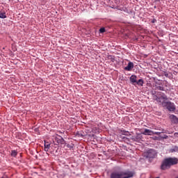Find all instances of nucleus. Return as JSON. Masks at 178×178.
Wrapping results in <instances>:
<instances>
[{"mask_svg":"<svg viewBox=\"0 0 178 178\" xmlns=\"http://www.w3.org/2000/svg\"><path fill=\"white\" fill-rule=\"evenodd\" d=\"M178 159L176 157H168L165 159L161 166V170H166V169H170L171 166H175V165H177Z\"/></svg>","mask_w":178,"mask_h":178,"instance_id":"1","label":"nucleus"},{"mask_svg":"<svg viewBox=\"0 0 178 178\" xmlns=\"http://www.w3.org/2000/svg\"><path fill=\"white\" fill-rule=\"evenodd\" d=\"M134 176L133 171H114L111 172V178H131Z\"/></svg>","mask_w":178,"mask_h":178,"instance_id":"2","label":"nucleus"},{"mask_svg":"<svg viewBox=\"0 0 178 178\" xmlns=\"http://www.w3.org/2000/svg\"><path fill=\"white\" fill-rule=\"evenodd\" d=\"M156 101L159 104V105H162L163 108H166V109L170 112H175V111H176V106H175V103H172L170 102H162L161 101V98H156Z\"/></svg>","mask_w":178,"mask_h":178,"instance_id":"3","label":"nucleus"},{"mask_svg":"<svg viewBox=\"0 0 178 178\" xmlns=\"http://www.w3.org/2000/svg\"><path fill=\"white\" fill-rule=\"evenodd\" d=\"M146 158L154 159L156 156V151L154 149H150L145 153Z\"/></svg>","mask_w":178,"mask_h":178,"instance_id":"4","label":"nucleus"},{"mask_svg":"<svg viewBox=\"0 0 178 178\" xmlns=\"http://www.w3.org/2000/svg\"><path fill=\"white\" fill-rule=\"evenodd\" d=\"M55 141L56 143H57V144H61L63 145L65 144V139H63V138H62V136L56 135L55 136Z\"/></svg>","mask_w":178,"mask_h":178,"instance_id":"5","label":"nucleus"},{"mask_svg":"<svg viewBox=\"0 0 178 178\" xmlns=\"http://www.w3.org/2000/svg\"><path fill=\"white\" fill-rule=\"evenodd\" d=\"M142 134L144 136H154V131L148 129H145V131L142 132Z\"/></svg>","mask_w":178,"mask_h":178,"instance_id":"6","label":"nucleus"},{"mask_svg":"<svg viewBox=\"0 0 178 178\" xmlns=\"http://www.w3.org/2000/svg\"><path fill=\"white\" fill-rule=\"evenodd\" d=\"M170 119L172 123H174L175 124H178V118L176 117V115H170Z\"/></svg>","mask_w":178,"mask_h":178,"instance_id":"7","label":"nucleus"},{"mask_svg":"<svg viewBox=\"0 0 178 178\" xmlns=\"http://www.w3.org/2000/svg\"><path fill=\"white\" fill-rule=\"evenodd\" d=\"M134 67V63L129 62L127 67H124V70L130 72Z\"/></svg>","mask_w":178,"mask_h":178,"instance_id":"8","label":"nucleus"},{"mask_svg":"<svg viewBox=\"0 0 178 178\" xmlns=\"http://www.w3.org/2000/svg\"><path fill=\"white\" fill-rule=\"evenodd\" d=\"M129 80L131 81V83L132 84H134V86H136V83H137V76L136 75H131L129 78Z\"/></svg>","mask_w":178,"mask_h":178,"instance_id":"9","label":"nucleus"},{"mask_svg":"<svg viewBox=\"0 0 178 178\" xmlns=\"http://www.w3.org/2000/svg\"><path fill=\"white\" fill-rule=\"evenodd\" d=\"M49 148H51V144L48 142H44V151L48 152V151H49Z\"/></svg>","mask_w":178,"mask_h":178,"instance_id":"10","label":"nucleus"},{"mask_svg":"<svg viewBox=\"0 0 178 178\" xmlns=\"http://www.w3.org/2000/svg\"><path fill=\"white\" fill-rule=\"evenodd\" d=\"M157 98H160L161 101H162V99H163L164 101H168V96H166V95L162 93L161 95V97H157Z\"/></svg>","mask_w":178,"mask_h":178,"instance_id":"11","label":"nucleus"},{"mask_svg":"<svg viewBox=\"0 0 178 178\" xmlns=\"http://www.w3.org/2000/svg\"><path fill=\"white\" fill-rule=\"evenodd\" d=\"M136 84H137L138 86H143V84H144V80H143V79H139L138 81H136Z\"/></svg>","mask_w":178,"mask_h":178,"instance_id":"12","label":"nucleus"},{"mask_svg":"<svg viewBox=\"0 0 178 178\" xmlns=\"http://www.w3.org/2000/svg\"><path fill=\"white\" fill-rule=\"evenodd\" d=\"M0 19H6V13L5 12H0Z\"/></svg>","mask_w":178,"mask_h":178,"instance_id":"13","label":"nucleus"},{"mask_svg":"<svg viewBox=\"0 0 178 178\" xmlns=\"http://www.w3.org/2000/svg\"><path fill=\"white\" fill-rule=\"evenodd\" d=\"M170 152H178V147L174 146L171 149Z\"/></svg>","mask_w":178,"mask_h":178,"instance_id":"14","label":"nucleus"},{"mask_svg":"<svg viewBox=\"0 0 178 178\" xmlns=\"http://www.w3.org/2000/svg\"><path fill=\"white\" fill-rule=\"evenodd\" d=\"M16 155H17V152L16 150H12L11 156H16Z\"/></svg>","mask_w":178,"mask_h":178,"instance_id":"15","label":"nucleus"},{"mask_svg":"<svg viewBox=\"0 0 178 178\" xmlns=\"http://www.w3.org/2000/svg\"><path fill=\"white\" fill-rule=\"evenodd\" d=\"M157 90H159V91H163L164 90V88L162 86H158Z\"/></svg>","mask_w":178,"mask_h":178,"instance_id":"16","label":"nucleus"},{"mask_svg":"<svg viewBox=\"0 0 178 178\" xmlns=\"http://www.w3.org/2000/svg\"><path fill=\"white\" fill-rule=\"evenodd\" d=\"M161 133H163V131H161V132H154L153 131V135L156 134V136H159L160 134H161Z\"/></svg>","mask_w":178,"mask_h":178,"instance_id":"17","label":"nucleus"},{"mask_svg":"<svg viewBox=\"0 0 178 178\" xmlns=\"http://www.w3.org/2000/svg\"><path fill=\"white\" fill-rule=\"evenodd\" d=\"M99 32H100V33H105V28H101V29H99Z\"/></svg>","mask_w":178,"mask_h":178,"instance_id":"18","label":"nucleus"},{"mask_svg":"<svg viewBox=\"0 0 178 178\" xmlns=\"http://www.w3.org/2000/svg\"><path fill=\"white\" fill-rule=\"evenodd\" d=\"M174 136H175V137H178V133L177 132L175 133Z\"/></svg>","mask_w":178,"mask_h":178,"instance_id":"19","label":"nucleus"},{"mask_svg":"<svg viewBox=\"0 0 178 178\" xmlns=\"http://www.w3.org/2000/svg\"><path fill=\"white\" fill-rule=\"evenodd\" d=\"M163 138H168V136L165 135L164 137H163Z\"/></svg>","mask_w":178,"mask_h":178,"instance_id":"20","label":"nucleus"},{"mask_svg":"<svg viewBox=\"0 0 178 178\" xmlns=\"http://www.w3.org/2000/svg\"><path fill=\"white\" fill-rule=\"evenodd\" d=\"M154 140H158V137H156V136L154 137Z\"/></svg>","mask_w":178,"mask_h":178,"instance_id":"21","label":"nucleus"},{"mask_svg":"<svg viewBox=\"0 0 178 178\" xmlns=\"http://www.w3.org/2000/svg\"><path fill=\"white\" fill-rule=\"evenodd\" d=\"M152 23H155V21H153Z\"/></svg>","mask_w":178,"mask_h":178,"instance_id":"22","label":"nucleus"}]
</instances>
